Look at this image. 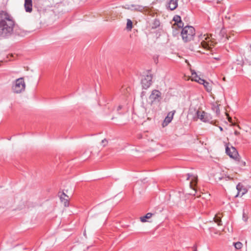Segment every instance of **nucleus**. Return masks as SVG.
Returning a JSON list of instances; mask_svg holds the SVG:
<instances>
[{"label":"nucleus","instance_id":"15","mask_svg":"<svg viewBox=\"0 0 251 251\" xmlns=\"http://www.w3.org/2000/svg\"><path fill=\"white\" fill-rule=\"evenodd\" d=\"M221 214L219 213L216 215L214 218V220L215 223H216L218 226L222 225V221H221Z\"/></svg>","mask_w":251,"mask_h":251},{"label":"nucleus","instance_id":"8","mask_svg":"<svg viewBox=\"0 0 251 251\" xmlns=\"http://www.w3.org/2000/svg\"><path fill=\"white\" fill-rule=\"evenodd\" d=\"M226 152L230 157L234 159H235L238 154L236 149L233 147H231V148L226 147Z\"/></svg>","mask_w":251,"mask_h":251},{"label":"nucleus","instance_id":"12","mask_svg":"<svg viewBox=\"0 0 251 251\" xmlns=\"http://www.w3.org/2000/svg\"><path fill=\"white\" fill-rule=\"evenodd\" d=\"M24 6L25 11L30 13L32 11V0H25Z\"/></svg>","mask_w":251,"mask_h":251},{"label":"nucleus","instance_id":"1","mask_svg":"<svg viewBox=\"0 0 251 251\" xmlns=\"http://www.w3.org/2000/svg\"><path fill=\"white\" fill-rule=\"evenodd\" d=\"M16 23L13 16L6 10H0V37L7 38L14 32Z\"/></svg>","mask_w":251,"mask_h":251},{"label":"nucleus","instance_id":"4","mask_svg":"<svg viewBox=\"0 0 251 251\" xmlns=\"http://www.w3.org/2000/svg\"><path fill=\"white\" fill-rule=\"evenodd\" d=\"M204 40H202L201 42V44L203 48L206 49H210L212 46H214V45L217 44L216 40L212 37V36L204 35L203 36Z\"/></svg>","mask_w":251,"mask_h":251},{"label":"nucleus","instance_id":"22","mask_svg":"<svg viewBox=\"0 0 251 251\" xmlns=\"http://www.w3.org/2000/svg\"><path fill=\"white\" fill-rule=\"evenodd\" d=\"M132 28V22L130 19H127L126 23V29L131 30Z\"/></svg>","mask_w":251,"mask_h":251},{"label":"nucleus","instance_id":"10","mask_svg":"<svg viewBox=\"0 0 251 251\" xmlns=\"http://www.w3.org/2000/svg\"><path fill=\"white\" fill-rule=\"evenodd\" d=\"M173 20L175 24L173 25V28H176V26L179 28H181L184 26V23L182 22L180 16L178 15H175L173 18Z\"/></svg>","mask_w":251,"mask_h":251},{"label":"nucleus","instance_id":"27","mask_svg":"<svg viewBox=\"0 0 251 251\" xmlns=\"http://www.w3.org/2000/svg\"><path fill=\"white\" fill-rule=\"evenodd\" d=\"M216 179H218V180H221L223 179H226V177H219L218 178H217Z\"/></svg>","mask_w":251,"mask_h":251},{"label":"nucleus","instance_id":"9","mask_svg":"<svg viewBox=\"0 0 251 251\" xmlns=\"http://www.w3.org/2000/svg\"><path fill=\"white\" fill-rule=\"evenodd\" d=\"M236 189L238 191V193H237V195H236V196H235L236 197H242L244 194H245L248 191L247 189L241 183H239L237 185Z\"/></svg>","mask_w":251,"mask_h":251},{"label":"nucleus","instance_id":"33","mask_svg":"<svg viewBox=\"0 0 251 251\" xmlns=\"http://www.w3.org/2000/svg\"><path fill=\"white\" fill-rule=\"evenodd\" d=\"M144 95H145V92H142L141 93V97H143Z\"/></svg>","mask_w":251,"mask_h":251},{"label":"nucleus","instance_id":"25","mask_svg":"<svg viewBox=\"0 0 251 251\" xmlns=\"http://www.w3.org/2000/svg\"><path fill=\"white\" fill-rule=\"evenodd\" d=\"M175 112H176L175 110L171 111L168 113L167 116L166 117H174V115Z\"/></svg>","mask_w":251,"mask_h":251},{"label":"nucleus","instance_id":"17","mask_svg":"<svg viewBox=\"0 0 251 251\" xmlns=\"http://www.w3.org/2000/svg\"><path fill=\"white\" fill-rule=\"evenodd\" d=\"M212 110L218 116L220 113L219 106L218 104H213L212 107Z\"/></svg>","mask_w":251,"mask_h":251},{"label":"nucleus","instance_id":"32","mask_svg":"<svg viewBox=\"0 0 251 251\" xmlns=\"http://www.w3.org/2000/svg\"><path fill=\"white\" fill-rule=\"evenodd\" d=\"M122 108V106L121 105H119L117 108V110L119 111Z\"/></svg>","mask_w":251,"mask_h":251},{"label":"nucleus","instance_id":"2","mask_svg":"<svg viewBox=\"0 0 251 251\" xmlns=\"http://www.w3.org/2000/svg\"><path fill=\"white\" fill-rule=\"evenodd\" d=\"M195 35V29L192 26H185L181 30V36L184 42H189L193 40Z\"/></svg>","mask_w":251,"mask_h":251},{"label":"nucleus","instance_id":"36","mask_svg":"<svg viewBox=\"0 0 251 251\" xmlns=\"http://www.w3.org/2000/svg\"><path fill=\"white\" fill-rule=\"evenodd\" d=\"M194 251H197V249H195Z\"/></svg>","mask_w":251,"mask_h":251},{"label":"nucleus","instance_id":"34","mask_svg":"<svg viewBox=\"0 0 251 251\" xmlns=\"http://www.w3.org/2000/svg\"><path fill=\"white\" fill-rule=\"evenodd\" d=\"M220 129L221 131H223V128L222 127H220Z\"/></svg>","mask_w":251,"mask_h":251},{"label":"nucleus","instance_id":"14","mask_svg":"<svg viewBox=\"0 0 251 251\" xmlns=\"http://www.w3.org/2000/svg\"><path fill=\"white\" fill-rule=\"evenodd\" d=\"M131 6L133 9L132 10L134 11L142 12L145 9L144 7L139 5L132 4L131 5Z\"/></svg>","mask_w":251,"mask_h":251},{"label":"nucleus","instance_id":"26","mask_svg":"<svg viewBox=\"0 0 251 251\" xmlns=\"http://www.w3.org/2000/svg\"><path fill=\"white\" fill-rule=\"evenodd\" d=\"M206 80H205L204 79H202L201 78H199V79H198V81L197 82H198L199 83L201 84H202L204 83V82Z\"/></svg>","mask_w":251,"mask_h":251},{"label":"nucleus","instance_id":"31","mask_svg":"<svg viewBox=\"0 0 251 251\" xmlns=\"http://www.w3.org/2000/svg\"><path fill=\"white\" fill-rule=\"evenodd\" d=\"M243 220L246 222L247 221V218L245 217V214H243Z\"/></svg>","mask_w":251,"mask_h":251},{"label":"nucleus","instance_id":"28","mask_svg":"<svg viewBox=\"0 0 251 251\" xmlns=\"http://www.w3.org/2000/svg\"><path fill=\"white\" fill-rule=\"evenodd\" d=\"M126 9H129V10H133L132 8L131 7V5H128L127 7H125Z\"/></svg>","mask_w":251,"mask_h":251},{"label":"nucleus","instance_id":"5","mask_svg":"<svg viewBox=\"0 0 251 251\" xmlns=\"http://www.w3.org/2000/svg\"><path fill=\"white\" fill-rule=\"evenodd\" d=\"M149 99L151 100V104L154 102H160L162 99L161 93L159 90H153L149 97Z\"/></svg>","mask_w":251,"mask_h":251},{"label":"nucleus","instance_id":"24","mask_svg":"<svg viewBox=\"0 0 251 251\" xmlns=\"http://www.w3.org/2000/svg\"><path fill=\"white\" fill-rule=\"evenodd\" d=\"M154 26L153 27L156 28L157 27L159 26L160 23L159 21L156 19H155L153 22Z\"/></svg>","mask_w":251,"mask_h":251},{"label":"nucleus","instance_id":"18","mask_svg":"<svg viewBox=\"0 0 251 251\" xmlns=\"http://www.w3.org/2000/svg\"><path fill=\"white\" fill-rule=\"evenodd\" d=\"M191 72L192 80L197 82L198 79H199V78H200V76H199L197 75L196 72L194 70H191Z\"/></svg>","mask_w":251,"mask_h":251},{"label":"nucleus","instance_id":"3","mask_svg":"<svg viewBox=\"0 0 251 251\" xmlns=\"http://www.w3.org/2000/svg\"><path fill=\"white\" fill-rule=\"evenodd\" d=\"M25 88V83L24 77L17 79L13 83L12 90L14 93L19 94L24 91Z\"/></svg>","mask_w":251,"mask_h":251},{"label":"nucleus","instance_id":"35","mask_svg":"<svg viewBox=\"0 0 251 251\" xmlns=\"http://www.w3.org/2000/svg\"><path fill=\"white\" fill-rule=\"evenodd\" d=\"M104 141H106V140H103L102 141V143H103Z\"/></svg>","mask_w":251,"mask_h":251},{"label":"nucleus","instance_id":"11","mask_svg":"<svg viewBox=\"0 0 251 251\" xmlns=\"http://www.w3.org/2000/svg\"><path fill=\"white\" fill-rule=\"evenodd\" d=\"M178 0H170L166 5V8L171 11L176 9L178 6Z\"/></svg>","mask_w":251,"mask_h":251},{"label":"nucleus","instance_id":"21","mask_svg":"<svg viewBox=\"0 0 251 251\" xmlns=\"http://www.w3.org/2000/svg\"><path fill=\"white\" fill-rule=\"evenodd\" d=\"M197 184V178L195 177H193L192 180L190 182V186L191 188L195 190V187Z\"/></svg>","mask_w":251,"mask_h":251},{"label":"nucleus","instance_id":"16","mask_svg":"<svg viewBox=\"0 0 251 251\" xmlns=\"http://www.w3.org/2000/svg\"><path fill=\"white\" fill-rule=\"evenodd\" d=\"M203 85L208 92H210L212 91V85L208 82L205 81Z\"/></svg>","mask_w":251,"mask_h":251},{"label":"nucleus","instance_id":"29","mask_svg":"<svg viewBox=\"0 0 251 251\" xmlns=\"http://www.w3.org/2000/svg\"><path fill=\"white\" fill-rule=\"evenodd\" d=\"M186 176H187L186 179H187V180H189V179H190V176H191V175H190L189 174H187L186 175Z\"/></svg>","mask_w":251,"mask_h":251},{"label":"nucleus","instance_id":"20","mask_svg":"<svg viewBox=\"0 0 251 251\" xmlns=\"http://www.w3.org/2000/svg\"><path fill=\"white\" fill-rule=\"evenodd\" d=\"M152 215V213H148L147 214H146V215L145 216L140 218L141 222H146L147 221L146 219L151 218V217Z\"/></svg>","mask_w":251,"mask_h":251},{"label":"nucleus","instance_id":"19","mask_svg":"<svg viewBox=\"0 0 251 251\" xmlns=\"http://www.w3.org/2000/svg\"><path fill=\"white\" fill-rule=\"evenodd\" d=\"M173 119V117H166L163 121V123L162 124L163 126H167L171 122Z\"/></svg>","mask_w":251,"mask_h":251},{"label":"nucleus","instance_id":"7","mask_svg":"<svg viewBox=\"0 0 251 251\" xmlns=\"http://www.w3.org/2000/svg\"><path fill=\"white\" fill-rule=\"evenodd\" d=\"M197 115L199 119L205 123L210 122L212 120L211 115L203 111H198Z\"/></svg>","mask_w":251,"mask_h":251},{"label":"nucleus","instance_id":"6","mask_svg":"<svg viewBox=\"0 0 251 251\" xmlns=\"http://www.w3.org/2000/svg\"><path fill=\"white\" fill-rule=\"evenodd\" d=\"M152 75L148 74L141 80V84L143 89H147L150 87L152 83Z\"/></svg>","mask_w":251,"mask_h":251},{"label":"nucleus","instance_id":"30","mask_svg":"<svg viewBox=\"0 0 251 251\" xmlns=\"http://www.w3.org/2000/svg\"><path fill=\"white\" fill-rule=\"evenodd\" d=\"M239 134H240V132H239V131H237V130H235V131H234V134H235V135L238 136V135H239Z\"/></svg>","mask_w":251,"mask_h":251},{"label":"nucleus","instance_id":"13","mask_svg":"<svg viewBox=\"0 0 251 251\" xmlns=\"http://www.w3.org/2000/svg\"><path fill=\"white\" fill-rule=\"evenodd\" d=\"M60 199L62 202H64L65 206H68L69 204V197L64 193H63L60 197Z\"/></svg>","mask_w":251,"mask_h":251},{"label":"nucleus","instance_id":"23","mask_svg":"<svg viewBox=\"0 0 251 251\" xmlns=\"http://www.w3.org/2000/svg\"><path fill=\"white\" fill-rule=\"evenodd\" d=\"M233 245H234L235 248L237 250L241 249L243 247V244L240 242L233 243Z\"/></svg>","mask_w":251,"mask_h":251}]
</instances>
